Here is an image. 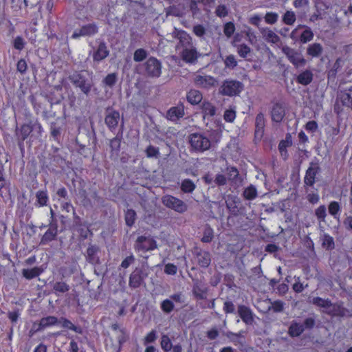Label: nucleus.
Listing matches in <instances>:
<instances>
[{
  "mask_svg": "<svg viewBox=\"0 0 352 352\" xmlns=\"http://www.w3.org/2000/svg\"><path fill=\"white\" fill-rule=\"evenodd\" d=\"M305 331L304 325L296 321H293L288 329V333L292 337H298Z\"/></svg>",
  "mask_w": 352,
  "mask_h": 352,
  "instance_id": "34",
  "label": "nucleus"
},
{
  "mask_svg": "<svg viewBox=\"0 0 352 352\" xmlns=\"http://www.w3.org/2000/svg\"><path fill=\"white\" fill-rule=\"evenodd\" d=\"M98 32V27L96 23H87L80 29L76 30L72 35V38L77 39L80 36H91Z\"/></svg>",
  "mask_w": 352,
  "mask_h": 352,
  "instance_id": "13",
  "label": "nucleus"
},
{
  "mask_svg": "<svg viewBox=\"0 0 352 352\" xmlns=\"http://www.w3.org/2000/svg\"><path fill=\"white\" fill-rule=\"evenodd\" d=\"M201 107L204 119L212 118L216 114V107L208 101H204Z\"/></svg>",
  "mask_w": 352,
  "mask_h": 352,
  "instance_id": "32",
  "label": "nucleus"
},
{
  "mask_svg": "<svg viewBox=\"0 0 352 352\" xmlns=\"http://www.w3.org/2000/svg\"><path fill=\"white\" fill-rule=\"evenodd\" d=\"M272 303V305L269 307L268 310L273 309L274 312H282L284 309V303L281 300H275Z\"/></svg>",
  "mask_w": 352,
  "mask_h": 352,
  "instance_id": "60",
  "label": "nucleus"
},
{
  "mask_svg": "<svg viewBox=\"0 0 352 352\" xmlns=\"http://www.w3.org/2000/svg\"><path fill=\"white\" fill-rule=\"evenodd\" d=\"M322 247L326 250H332L335 248V241L333 238L329 234L323 233L320 236Z\"/></svg>",
  "mask_w": 352,
  "mask_h": 352,
  "instance_id": "31",
  "label": "nucleus"
},
{
  "mask_svg": "<svg viewBox=\"0 0 352 352\" xmlns=\"http://www.w3.org/2000/svg\"><path fill=\"white\" fill-rule=\"evenodd\" d=\"M197 264L204 268L208 267L211 263V255L209 252L195 248L192 252Z\"/></svg>",
  "mask_w": 352,
  "mask_h": 352,
  "instance_id": "15",
  "label": "nucleus"
},
{
  "mask_svg": "<svg viewBox=\"0 0 352 352\" xmlns=\"http://www.w3.org/2000/svg\"><path fill=\"white\" fill-rule=\"evenodd\" d=\"M226 207L229 211V213L232 216H238L239 213V209L238 207L239 201L235 199L228 200L226 201Z\"/></svg>",
  "mask_w": 352,
  "mask_h": 352,
  "instance_id": "40",
  "label": "nucleus"
},
{
  "mask_svg": "<svg viewBox=\"0 0 352 352\" xmlns=\"http://www.w3.org/2000/svg\"><path fill=\"white\" fill-rule=\"evenodd\" d=\"M25 44L24 39L20 36H16L13 41L14 47L18 50H22L25 47Z\"/></svg>",
  "mask_w": 352,
  "mask_h": 352,
  "instance_id": "62",
  "label": "nucleus"
},
{
  "mask_svg": "<svg viewBox=\"0 0 352 352\" xmlns=\"http://www.w3.org/2000/svg\"><path fill=\"white\" fill-rule=\"evenodd\" d=\"M323 52L322 46L318 43H314L308 45L307 54L311 57H318Z\"/></svg>",
  "mask_w": 352,
  "mask_h": 352,
  "instance_id": "37",
  "label": "nucleus"
},
{
  "mask_svg": "<svg viewBox=\"0 0 352 352\" xmlns=\"http://www.w3.org/2000/svg\"><path fill=\"white\" fill-rule=\"evenodd\" d=\"M168 36H170L171 38L177 41L175 50L179 52L194 44L192 38L188 33L177 28H174L173 32L170 33Z\"/></svg>",
  "mask_w": 352,
  "mask_h": 352,
  "instance_id": "4",
  "label": "nucleus"
},
{
  "mask_svg": "<svg viewBox=\"0 0 352 352\" xmlns=\"http://www.w3.org/2000/svg\"><path fill=\"white\" fill-rule=\"evenodd\" d=\"M58 323V319L52 316L42 318L38 324V327L36 329V331H40L48 327L56 325Z\"/></svg>",
  "mask_w": 352,
  "mask_h": 352,
  "instance_id": "28",
  "label": "nucleus"
},
{
  "mask_svg": "<svg viewBox=\"0 0 352 352\" xmlns=\"http://www.w3.org/2000/svg\"><path fill=\"white\" fill-rule=\"evenodd\" d=\"M235 26L232 22H228L225 24L223 32L228 37H230L234 32Z\"/></svg>",
  "mask_w": 352,
  "mask_h": 352,
  "instance_id": "61",
  "label": "nucleus"
},
{
  "mask_svg": "<svg viewBox=\"0 0 352 352\" xmlns=\"http://www.w3.org/2000/svg\"><path fill=\"white\" fill-rule=\"evenodd\" d=\"M315 215L319 223H324L326 221L325 218L327 215L326 206L324 205H321L319 207H318L315 210Z\"/></svg>",
  "mask_w": 352,
  "mask_h": 352,
  "instance_id": "45",
  "label": "nucleus"
},
{
  "mask_svg": "<svg viewBox=\"0 0 352 352\" xmlns=\"http://www.w3.org/2000/svg\"><path fill=\"white\" fill-rule=\"evenodd\" d=\"M179 55L183 61L190 64L195 63L201 56L194 44L179 52Z\"/></svg>",
  "mask_w": 352,
  "mask_h": 352,
  "instance_id": "12",
  "label": "nucleus"
},
{
  "mask_svg": "<svg viewBox=\"0 0 352 352\" xmlns=\"http://www.w3.org/2000/svg\"><path fill=\"white\" fill-rule=\"evenodd\" d=\"M259 30L267 42L274 44H278L280 42V37L269 28H259Z\"/></svg>",
  "mask_w": 352,
  "mask_h": 352,
  "instance_id": "23",
  "label": "nucleus"
},
{
  "mask_svg": "<svg viewBox=\"0 0 352 352\" xmlns=\"http://www.w3.org/2000/svg\"><path fill=\"white\" fill-rule=\"evenodd\" d=\"M186 98L189 103L195 105L199 104L201 101L203 96L199 91L191 89L188 92Z\"/></svg>",
  "mask_w": 352,
  "mask_h": 352,
  "instance_id": "36",
  "label": "nucleus"
},
{
  "mask_svg": "<svg viewBox=\"0 0 352 352\" xmlns=\"http://www.w3.org/2000/svg\"><path fill=\"white\" fill-rule=\"evenodd\" d=\"M109 51L107 50L104 42L100 43L96 52L93 55V58L96 61H100L109 56Z\"/></svg>",
  "mask_w": 352,
  "mask_h": 352,
  "instance_id": "29",
  "label": "nucleus"
},
{
  "mask_svg": "<svg viewBox=\"0 0 352 352\" xmlns=\"http://www.w3.org/2000/svg\"><path fill=\"white\" fill-rule=\"evenodd\" d=\"M238 314L243 320L248 325L252 324L254 322V314L247 306L240 305L238 306Z\"/></svg>",
  "mask_w": 352,
  "mask_h": 352,
  "instance_id": "20",
  "label": "nucleus"
},
{
  "mask_svg": "<svg viewBox=\"0 0 352 352\" xmlns=\"http://www.w3.org/2000/svg\"><path fill=\"white\" fill-rule=\"evenodd\" d=\"M196 188L195 183L190 179H185L182 182L181 190L185 193H191Z\"/></svg>",
  "mask_w": 352,
  "mask_h": 352,
  "instance_id": "41",
  "label": "nucleus"
},
{
  "mask_svg": "<svg viewBox=\"0 0 352 352\" xmlns=\"http://www.w3.org/2000/svg\"><path fill=\"white\" fill-rule=\"evenodd\" d=\"M243 84L236 80H226L219 88V93L223 96H234L239 95L243 89Z\"/></svg>",
  "mask_w": 352,
  "mask_h": 352,
  "instance_id": "6",
  "label": "nucleus"
},
{
  "mask_svg": "<svg viewBox=\"0 0 352 352\" xmlns=\"http://www.w3.org/2000/svg\"><path fill=\"white\" fill-rule=\"evenodd\" d=\"M124 219L126 224L129 227L132 226L136 219L135 211L132 209H128L125 212Z\"/></svg>",
  "mask_w": 352,
  "mask_h": 352,
  "instance_id": "49",
  "label": "nucleus"
},
{
  "mask_svg": "<svg viewBox=\"0 0 352 352\" xmlns=\"http://www.w3.org/2000/svg\"><path fill=\"white\" fill-rule=\"evenodd\" d=\"M214 238L213 229L208 224H206L204 229L203 237L201 241L204 243H210Z\"/></svg>",
  "mask_w": 352,
  "mask_h": 352,
  "instance_id": "42",
  "label": "nucleus"
},
{
  "mask_svg": "<svg viewBox=\"0 0 352 352\" xmlns=\"http://www.w3.org/2000/svg\"><path fill=\"white\" fill-rule=\"evenodd\" d=\"M162 310L166 314H170L175 308L173 302L170 299L164 300L160 306Z\"/></svg>",
  "mask_w": 352,
  "mask_h": 352,
  "instance_id": "53",
  "label": "nucleus"
},
{
  "mask_svg": "<svg viewBox=\"0 0 352 352\" xmlns=\"http://www.w3.org/2000/svg\"><path fill=\"white\" fill-rule=\"evenodd\" d=\"M278 18V15L275 12H267L265 16V22L268 24H274Z\"/></svg>",
  "mask_w": 352,
  "mask_h": 352,
  "instance_id": "63",
  "label": "nucleus"
},
{
  "mask_svg": "<svg viewBox=\"0 0 352 352\" xmlns=\"http://www.w3.org/2000/svg\"><path fill=\"white\" fill-rule=\"evenodd\" d=\"M265 120L262 113L257 114L255 120V135L261 138L264 133Z\"/></svg>",
  "mask_w": 352,
  "mask_h": 352,
  "instance_id": "30",
  "label": "nucleus"
},
{
  "mask_svg": "<svg viewBox=\"0 0 352 352\" xmlns=\"http://www.w3.org/2000/svg\"><path fill=\"white\" fill-rule=\"evenodd\" d=\"M194 82L198 87L208 89L214 86L216 80L210 76L198 75L194 78Z\"/></svg>",
  "mask_w": 352,
  "mask_h": 352,
  "instance_id": "21",
  "label": "nucleus"
},
{
  "mask_svg": "<svg viewBox=\"0 0 352 352\" xmlns=\"http://www.w3.org/2000/svg\"><path fill=\"white\" fill-rule=\"evenodd\" d=\"M140 73L149 78H158L162 74V63L155 57L148 58L138 66Z\"/></svg>",
  "mask_w": 352,
  "mask_h": 352,
  "instance_id": "3",
  "label": "nucleus"
},
{
  "mask_svg": "<svg viewBox=\"0 0 352 352\" xmlns=\"http://www.w3.org/2000/svg\"><path fill=\"white\" fill-rule=\"evenodd\" d=\"M314 33L310 28L307 27L300 36V41L302 43H307L314 38Z\"/></svg>",
  "mask_w": 352,
  "mask_h": 352,
  "instance_id": "46",
  "label": "nucleus"
},
{
  "mask_svg": "<svg viewBox=\"0 0 352 352\" xmlns=\"http://www.w3.org/2000/svg\"><path fill=\"white\" fill-rule=\"evenodd\" d=\"M43 270L39 267H34L31 269H23L22 270V275L28 280L36 278L43 273Z\"/></svg>",
  "mask_w": 352,
  "mask_h": 352,
  "instance_id": "35",
  "label": "nucleus"
},
{
  "mask_svg": "<svg viewBox=\"0 0 352 352\" xmlns=\"http://www.w3.org/2000/svg\"><path fill=\"white\" fill-rule=\"evenodd\" d=\"M296 20V16L294 13V12L292 10H287L286 12L283 14L282 17L283 22L288 25H292L295 23Z\"/></svg>",
  "mask_w": 352,
  "mask_h": 352,
  "instance_id": "44",
  "label": "nucleus"
},
{
  "mask_svg": "<svg viewBox=\"0 0 352 352\" xmlns=\"http://www.w3.org/2000/svg\"><path fill=\"white\" fill-rule=\"evenodd\" d=\"M146 155L148 158H158L160 157V149L157 147L150 144L145 150Z\"/></svg>",
  "mask_w": 352,
  "mask_h": 352,
  "instance_id": "48",
  "label": "nucleus"
},
{
  "mask_svg": "<svg viewBox=\"0 0 352 352\" xmlns=\"http://www.w3.org/2000/svg\"><path fill=\"white\" fill-rule=\"evenodd\" d=\"M48 229L42 236L40 241L41 245H47L50 242L56 239L58 235V223L57 222H50Z\"/></svg>",
  "mask_w": 352,
  "mask_h": 352,
  "instance_id": "16",
  "label": "nucleus"
},
{
  "mask_svg": "<svg viewBox=\"0 0 352 352\" xmlns=\"http://www.w3.org/2000/svg\"><path fill=\"white\" fill-rule=\"evenodd\" d=\"M148 276L146 270L144 268L136 267L130 274L129 285L132 289H137L145 285V279Z\"/></svg>",
  "mask_w": 352,
  "mask_h": 352,
  "instance_id": "8",
  "label": "nucleus"
},
{
  "mask_svg": "<svg viewBox=\"0 0 352 352\" xmlns=\"http://www.w3.org/2000/svg\"><path fill=\"white\" fill-rule=\"evenodd\" d=\"M58 323H61L65 328L71 329L76 333H82V329L80 327L75 326L70 320L67 318H61L58 320Z\"/></svg>",
  "mask_w": 352,
  "mask_h": 352,
  "instance_id": "43",
  "label": "nucleus"
},
{
  "mask_svg": "<svg viewBox=\"0 0 352 352\" xmlns=\"http://www.w3.org/2000/svg\"><path fill=\"white\" fill-rule=\"evenodd\" d=\"M226 173L228 179L232 182H237L239 177V171L236 167H227Z\"/></svg>",
  "mask_w": 352,
  "mask_h": 352,
  "instance_id": "52",
  "label": "nucleus"
},
{
  "mask_svg": "<svg viewBox=\"0 0 352 352\" xmlns=\"http://www.w3.org/2000/svg\"><path fill=\"white\" fill-rule=\"evenodd\" d=\"M320 170L321 168L317 162H311L304 177L305 186L312 187L316 182V175Z\"/></svg>",
  "mask_w": 352,
  "mask_h": 352,
  "instance_id": "11",
  "label": "nucleus"
},
{
  "mask_svg": "<svg viewBox=\"0 0 352 352\" xmlns=\"http://www.w3.org/2000/svg\"><path fill=\"white\" fill-rule=\"evenodd\" d=\"M312 303L318 307L328 309L332 306L331 300L323 299L320 297H315L312 299Z\"/></svg>",
  "mask_w": 352,
  "mask_h": 352,
  "instance_id": "47",
  "label": "nucleus"
},
{
  "mask_svg": "<svg viewBox=\"0 0 352 352\" xmlns=\"http://www.w3.org/2000/svg\"><path fill=\"white\" fill-rule=\"evenodd\" d=\"M337 102L352 109V86L338 91Z\"/></svg>",
  "mask_w": 352,
  "mask_h": 352,
  "instance_id": "18",
  "label": "nucleus"
},
{
  "mask_svg": "<svg viewBox=\"0 0 352 352\" xmlns=\"http://www.w3.org/2000/svg\"><path fill=\"white\" fill-rule=\"evenodd\" d=\"M36 207H43L47 205L49 197L47 190H38L36 192Z\"/></svg>",
  "mask_w": 352,
  "mask_h": 352,
  "instance_id": "33",
  "label": "nucleus"
},
{
  "mask_svg": "<svg viewBox=\"0 0 352 352\" xmlns=\"http://www.w3.org/2000/svg\"><path fill=\"white\" fill-rule=\"evenodd\" d=\"M224 64L226 67L229 69H234L237 65V61L234 55L227 56L224 60Z\"/></svg>",
  "mask_w": 352,
  "mask_h": 352,
  "instance_id": "57",
  "label": "nucleus"
},
{
  "mask_svg": "<svg viewBox=\"0 0 352 352\" xmlns=\"http://www.w3.org/2000/svg\"><path fill=\"white\" fill-rule=\"evenodd\" d=\"M314 79V74L309 69H305L300 72L296 78V82L302 85H309Z\"/></svg>",
  "mask_w": 352,
  "mask_h": 352,
  "instance_id": "26",
  "label": "nucleus"
},
{
  "mask_svg": "<svg viewBox=\"0 0 352 352\" xmlns=\"http://www.w3.org/2000/svg\"><path fill=\"white\" fill-rule=\"evenodd\" d=\"M68 79L86 96H89L94 85L92 78L86 70L76 71L68 76Z\"/></svg>",
  "mask_w": 352,
  "mask_h": 352,
  "instance_id": "2",
  "label": "nucleus"
},
{
  "mask_svg": "<svg viewBox=\"0 0 352 352\" xmlns=\"http://www.w3.org/2000/svg\"><path fill=\"white\" fill-rule=\"evenodd\" d=\"M215 14L221 18L225 17L228 14V10L225 5H219L216 8Z\"/></svg>",
  "mask_w": 352,
  "mask_h": 352,
  "instance_id": "64",
  "label": "nucleus"
},
{
  "mask_svg": "<svg viewBox=\"0 0 352 352\" xmlns=\"http://www.w3.org/2000/svg\"><path fill=\"white\" fill-rule=\"evenodd\" d=\"M166 15L174 16L180 17L182 16L184 13L183 11L180 10L179 8L175 6H170L167 8H166Z\"/></svg>",
  "mask_w": 352,
  "mask_h": 352,
  "instance_id": "54",
  "label": "nucleus"
},
{
  "mask_svg": "<svg viewBox=\"0 0 352 352\" xmlns=\"http://www.w3.org/2000/svg\"><path fill=\"white\" fill-rule=\"evenodd\" d=\"M281 50L296 68L303 67L307 63V60L294 49L285 45L282 47Z\"/></svg>",
  "mask_w": 352,
  "mask_h": 352,
  "instance_id": "9",
  "label": "nucleus"
},
{
  "mask_svg": "<svg viewBox=\"0 0 352 352\" xmlns=\"http://www.w3.org/2000/svg\"><path fill=\"white\" fill-rule=\"evenodd\" d=\"M250 52V47L245 44L239 45L237 47V52L242 58H246Z\"/></svg>",
  "mask_w": 352,
  "mask_h": 352,
  "instance_id": "58",
  "label": "nucleus"
},
{
  "mask_svg": "<svg viewBox=\"0 0 352 352\" xmlns=\"http://www.w3.org/2000/svg\"><path fill=\"white\" fill-rule=\"evenodd\" d=\"M340 205L338 201H331L328 206V210L329 214L338 220H339L340 218Z\"/></svg>",
  "mask_w": 352,
  "mask_h": 352,
  "instance_id": "39",
  "label": "nucleus"
},
{
  "mask_svg": "<svg viewBox=\"0 0 352 352\" xmlns=\"http://www.w3.org/2000/svg\"><path fill=\"white\" fill-rule=\"evenodd\" d=\"M160 344L164 352H169L173 347L172 342L167 335L162 336Z\"/></svg>",
  "mask_w": 352,
  "mask_h": 352,
  "instance_id": "51",
  "label": "nucleus"
},
{
  "mask_svg": "<svg viewBox=\"0 0 352 352\" xmlns=\"http://www.w3.org/2000/svg\"><path fill=\"white\" fill-rule=\"evenodd\" d=\"M148 56V52L143 49L139 48L134 52L133 60L135 62H142Z\"/></svg>",
  "mask_w": 352,
  "mask_h": 352,
  "instance_id": "50",
  "label": "nucleus"
},
{
  "mask_svg": "<svg viewBox=\"0 0 352 352\" xmlns=\"http://www.w3.org/2000/svg\"><path fill=\"white\" fill-rule=\"evenodd\" d=\"M134 248L138 252H146L156 249L157 243L150 236H140L135 242Z\"/></svg>",
  "mask_w": 352,
  "mask_h": 352,
  "instance_id": "10",
  "label": "nucleus"
},
{
  "mask_svg": "<svg viewBox=\"0 0 352 352\" xmlns=\"http://www.w3.org/2000/svg\"><path fill=\"white\" fill-rule=\"evenodd\" d=\"M243 196L246 200H253L258 196V192L256 187L250 184L249 186L244 189Z\"/></svg>",
  "mask_w": 352,
  "mask_h": 352,
  "instance_id": "38",
  "label": "nucleus"
},
{
  "mask_svg": "<svg viewBox=\"0 0 352 352\" xmlns=\"http://www.w3.org/2000/svg\"><path fill=\"white\" fill-rule=\"evenodd\" d=\"M292 145V138L290 133H287L285 136V139L283 140L280 142L278 144V148L287 149V147H289Z\"/></svg>",
  "mask_w": 352,
  "mask_h": 352,
  "instance_id": "59",
  "label": "nucleus"
},
{
  "mask_svg": "<svg viewBox=\"0 0 352 352\" xmlns=\"http://www.w3.org/2000/svg\"><path fill=\"white\" fill-rule=\"evenodd\" d=\"M117 74L116 73L109 74L103 80L105 85L112 87L117 82Z\"/></svg>",
  "mask_w": 352,
  "mask_h": 352,
  "instance_id": "55",
  "label": "nucleus"
},
{
  "mask_svg": "<svg viewBox=\"0 0 352 352\" xmlns=\"http://www.w3.org/2000/svg\"><path fill=\"white\" fill-rule=\"evenodd\" d=\"M192 32L199 38L204 39L206 33V29L203 25L198 24L193 27Z\"/></svg>",
  "mask_w": 352,
  "mask_h": 352,
  "instance_id": "56",
  "label": "nucleus"
},
{
  "mask_svg": "<svg viewBox=\"0 0 352 352\" xmlns=\"http://www.w3.org/2000/svg\"><path fill=\"white\" fill-rule=\"evenodd\" d=\"M285 115V107L280 103L273 105L271 111L272 120L276 122H280Z\"/></svg>",
  "mask_w": 352,
  "mask_h": 352,
  "instance_id": "25",
  "label": "nucleus"
},
{
  "mask_svg": "<svg viewBox=\"0 0 352 352\" xmlns=\"http://www.w3.org/2000/svg\"><path fill=\"white\" fill-rule=\"evenodd\" d=\"M189 143L191 148L196 152H204L211 146V142L203 133H194L189 135Z\"/></svg>",
  "mask_w": 352,
  "mask_h": 352,
  "instance_id": "5",
  "label": "nucleus"
},
{
  "mask_svg": "<svg viewBox=\"0 0 352 352\" xmlns=\"http://www.w3.org/2000/svg\"><path fill=\"white\" fill-rule=\"evenodd\" d=\"M192 292L196 298L203 300L206 298L208 289L199 280H196L194 281Z\"/></svg>",
  "mask_w": 352,
  "mask_h": 352,
  "instance_id": "22",
  "label": "nucleus"
},
{
  "mask_svg": "<svg viewBox=\"0 0 352 352\" xmlns=\"http://www.w3.org/2000/svg\"><path fill=\"white\" fill-rule=\"evenodd\" d=\"M120 120V115L118 111L111 107L106 109L104 122L111 131H113L118 126Z\"/></svg>",
  "mask_w": 352,
  "mask_h": 352,
  "instance_id": "14",
  "label": "nucleus"
},
{
  "mask_svg": "<svg viewBox=\"0 0 352 352\" xmlns=\"http://www.w3.org/2000/svg\"><path fill=\"white\" fill-rule=\"evenodd\" d=\"M54 293L57 296H60L69 291L70 286L65 281H56L52 285Z\"/></svg>",
  "mask_w": 352,
  "mask_h": 352,
  "instance_id": "27",
  "label": "nucleus"
},
{
  "mask_svg": "<svg viewBox=\"0 0 352 352\" xmlns=\"http://www.w3.org/2000/svg\"><path fill=\"white\" fill-rule=\"evenodd\" d=\"M184 116V106L182 103L173 107L166 112V118L173 122H177Z\"/></svg>",
  "mask_w": 352,
  "mask_h": 352,
  "instance_id": "19",
  "label": "nucleus"
},
{
  "mask_svg": "<svg viewBox=\"0 0 352 352\" xmlns=\"http://www.w3.org/2000/svg\"><path fill=\"white\" fill-rule=\"evenodd\" d=\"M124 122H122L120 129L117 133L116 136L110 140V148L111 152H115L116 155L118 154L120 150L121 140L122 138Z\"/></svg>",
  "mask_w": 352,
  "mask_h": 352,
  "instance_id": "24",
  "label": "nucleus"
},
{
  "mask_svg": "<svg viewBox=\"0 0 352 352\" xmlns=\"http://www.w3.org/2000/svg\"><path fill=\"white\" fill-rule=\"evenodd\" d=\"M43 132V127L37 120H30L28 122L24 123L20 126H16L14 135L17 144L21 149L24 147V141L31 135L39 137Z\"/></svg>",
  "mask_w": 352,
  "mask_h": 352,
  "instance_id": "1",
  "label": "nucleus"
},
{
  "mask_svg": "<svg viewBox=\"0 0 352 352\" xmlns=\"http://www.w3.org/2000/svg\"><path fill=\"white\" fill-rule=\"evenodd\" d=\"M100 249L99 246L96 245L89 244L87 250L85 258L86 261L91 265H99L100 264L99 252Z\"/></svg>",
  "mask_w": 352,
  "mask_h": 352,
  "instance_id": "17",
  "label": "nucleus"
},
{
  "mask_svg": "<svg viewBox=\"0 0 352 352\" xmlns=\"http://www.w3.org/2000/svg\"><path fill=\"white\" fill-rule=\"evenodd\" d=\"M162 201L165 206L179 213H184L188 210L187 204L172 195H166L162 197Z\"/></svg>",
  "mask_w": 352,
  "mask_h": 352,
  "instance_id": "7",
  "label": "nucleus"
}]
</instances>
